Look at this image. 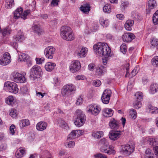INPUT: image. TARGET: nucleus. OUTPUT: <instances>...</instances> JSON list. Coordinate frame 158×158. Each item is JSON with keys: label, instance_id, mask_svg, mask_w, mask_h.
Masks as SVG:
<instances>
[{"label": "nucleus", "instance_id": "obj_10", "mask_svg": "<svg viewBox=\"0 0 158 158\" xmlns=\"http://www.w3.org/2000/svg\"><path fill=\"white\" fill-rule=\"evenodd\" d=\"M11 60L10 54L8 52H6L1 57L0 64L2 66L7 65L10 62Z\"/></svg>", "mask_w": 158, "mask_h": 158}, {"label": "nucleus", "instance_id": "obj_58", "mask_svg": "<svg viewBox=\"0 0 158 158\" xmlns=\"http://www.w3.org/2000/svg\"><path fill=\"white\" fill-rule=\"evenodd\" d=\"M131 16L134 19H139V15L137 12L133 11L131 13Z\"/></svg>", "mask_w": 158, "mask_h": 158}, {"label": "nucleus", "instance_id": "obj_56", "mask_svg": "<svg viewBox=\"0 0 158 158\" xmlns=\"http://www.w3.org/2000/svg\"><path fill=\"white\" fill-rule=\"evenodd\" d=\"M35 60L37 64H41L44 61V58L43 57L36 58Z\"/></svg>", "mask_w": 158, "mask_h": 158}, {"label": "nucleus", "instance_id": "obj_24", "mask_svg": "<svg viewBox=\"0 0 158 158\" xmlns=\"http://www.w3.org/2000/svg\"><path fill=\"white\" fill-rule=\"evenodd\" d=\"M114 113L113 110L111 109L105 108L102 110V114L105 117H110Z\"/></svg>", "mask_w": 158, "mask_h": 158}, {"label": "nucleus", "instance_id": "obj_64", "mask_svg": "<svg viewBox=\"0 0 158 158\" xmlns=\"http://www.w3.org/2000/svg\"><path fill=\"white\" fill-rule=\"evenodd\" d=\"M153 149L156 157L158 158V146H157L155 147Z\"/></svg>", "mask_w": 158, "mask_h": 158}, {"label": "nucleus", "instance_id": "obj_23", "mask_svg": "<svg viewBox=\"0 0 158 158\" xmlns=\"http://www.w3.org/2000/svg\"><path fill=\"white\" fill-rule=\"evenodd\" d=\"M72 30L71 28L68 26H64L62 27L61 29V35L62 38L63 37H64L72 31Z\"/></svg>", "mask_w": 158, "mask_h": 158}, {"label": "nucleus", "instance_id": "obj_7", "mask_svg": "<svg viewBox=\"0 0 158 158\" xmlns=\"http://www.w3.org/2000/svg\"><path fill=\"white\" fill-rule=\"evenodd\" d=\"M23 9L22 8H19L17 9L14 12V16L15 19H18L20 17L24 20L27 19V16L30 12V10H25L23 13Z\"/></svg>", "mask_w": 158, "mask_h": 158}, {"label": "nucleus", "instance_id": "obj_33", "mask_svg": "<svg viewBox=\"0 0 158 158\" xmlns=\"http://www.w3.org/2000/svg\"><path fill=\"white\" fill-rule=\"evenodd\" d=\"M30 122L27 119H23L20 121L19 125L21 127H24L29 125Z\"/></svg>", "mask_w": 158, "mask_h": 158}, {"label": "nucleus", "instance_id": "obj_19", "mask_svg": "<svg viewBox=\"0 0 158 158\" xmlns=\"http://www.w3.org/2000/svg\"><path fill=\"white\" fill-rule=\"evenodd\" d=\"M95 71L98 76H102L106 72V67L103 65H99L96 67Z\"/></svg>", "mask_w": 158, "mask_h": 158}, {"label": "nucleus", "instance_id": "obj_43", "mask_svg": "<svg viewBox=\"0 0 158 158\" xmlns=\"http://www.w3.org/2000/svg\"><path fill=\"white\" fill-rule=\"evenodd\" d=\"M10 30L9 27H6L5 28L2 30V33L3 36L8 35L10 34Z\"/></svg>", "mask_w": 158, "mask_h": 158}, {"label": "nucleus", "instance_id": "obj_39", "mask_svg": "<svg viewBox=\"0 0 158 158\" xmlns=\"http://www.w3.org/2000/svg\"><path fill=\"white\" fill-rule=\"evenodd\" d=\"M33 30L37 34H39L41 31V27L40 25L35 24L32 27Z\"/></svg>", "mask_w": 158, "mask_h": 158}, {"label": "nucleus", "instance_id": "obj_41", "mask_svg": "<svg viewBox=\"0 0 158 158\" xmlns=\"http://www.w3.org/2000/svg\"><path fill=\"white\" fill-rule=\"evenodd\" d=\"M100 23L101 25L103 27H106L109 24V21L108 20H104L101 19L100 20Z\"/></svg>", "mask_w": 158, "mask_h": 158}, {"label": "nucleus", "instance_id": "obj_9", "mask_svg": "<svg viewBox=\"0 0 158 158\" xmlns=\"http://www.w3.org/2000/svg\"><path fill=\"white\" fill-rule=\"evenodd\" d=\"M55 48L52 46H49L46 47L44 50V54L46 58L52 59L53 58L55 53Z\"/></svg>", "mask_w": 158, "mask_h": 158}, {"label": "nucleus", "instance_id": "obj_6", "mask_svg": "<svg viewBox=\"0 0 158 158\" xmlns=\"http://www.w3.org/2000/svg\"><path fill=\"white\" fill-rule=\"evenodd\" d=\"M121 152L125 155L128 156L131 154L134 151L135 147L134 144L131 143L130 144L123 145L121 146Z\"/></svg>", "mask_w": 158, "mask_h": 158}, {"label": "nucleus", "instance_id": "obj_15", "mask_svg": "<svg viewBox=\"0 0 158 158\" xmlns=\"http://www.w3.org/2000/svg\"><path fill=\"white\" fill-rule=\"evenodd\" d=\"M100 151L102 152L106 153L107 154H114L115 153V151L112 147L110 145L102 146L100 148Z\"/></svg>", "mask_w": 158, "mask_h": 158}, {"label": "nucleus", "instance_id": "obj_16", "mask_svg": "<svg viewBox=\"0 0 158 158\" xmlns=\"http://www.w3.org/2000/svg\"><path fill=\"white\" fill-rule=\"evenodd\" d=\"M18 60L21 62H26L29 66H30L31 65L30 58L27 54L25 53H21L19 54Z\"/></svg>", "mask_w": 158, "mask_h": 158}, {"label": "nucleus", "instance_id": "obj_61", "mask_svg": "<svg viewBox=\"0 0 158 158\" xmlns=\"http://www.w3.org/2000/svg\"><path fill=\"white\" fill-rule=\"evenodd\" d=\"M101 84V81L98 80H97L93 82V85L96 87H99Z\"/></svg>", "mask_w": 158, "mask_h": 158}, {"label": "nucleus", "instance_id": "obj_34", "mask_svg": "<svg viewBox=\"0 0 158 158\" xmlns=\"http://www.w3.org/2000/svg\"><path fill=\"white\" fill-rule=\"evenodd\" d=\"M148 6L150 9H152L156 6V2L155 0H149L148 1Z\"/></svg>", "mask_w": 158, "mask_h": 158}, {"label": "nucleus", "instance_id": "obj_13", "mask_svg": "<svg viewBox=\"0 0 158 158\" xmlns=\"http://www.w3.org/2000/svg\"><path fill=\"white\" fill-rule=\"evenodd\" d=\"M101 110L100 106L95 104H91L89 106V109L88 111L94 115H97Z\"/></svg>", "mask_w": 158, "mask_h": 158}, {"label": "nucleus", "instance_id": "obj_48", "mask_svg": "<svg viewBox=\"0 0 158 158\" xmlns=\"http://www.w3.org/2000/svg\"><path fill=\"white\" fill-rule=\"evenodd\" d=\"M152 64L154 66H158V56H156L151 60Z\"/></svg>", "mask_w": 158, "mask_h": 158}, {"label": "nucleus", "instance_id": "obj_8", "mask_svg": "<svg viewBox=\"0 0 158 158\" xmlns=\"http://www.w3.org/2000/svg\"><path fill=\"white\" fill-rule=\"evenodd\" d=\"M4 87H7L9 92L15 94L17 93L19 91L17 85L14 82L9 81L5 82L4 84Z\"/></svg>", "mask_w": 158, "mask_h": 158}, {"label": "nucleus", "instance_id": "obj_4", "mask_svg": "<svg viewBox=\"0 0 158 158\" xmlns=\"http://www.w3.org/2000/svg\"><path fill=\"white\" fill-rule=\"evenodd\" d=\"M30 70V78L32 80L36 79L37 77L40 76L42 73L40 67L37 65L34 66Z\"/></svg>", "mask_w": 158, "mask_h": 158}, {"label": "nucleus", "instance_id": "obj_44", "mask_svg": "<svg viewBox=\"0 0 158 158\" xmlns=\"http://www.w3.org/2000/svg\"><path fill=\"white\" fill-rule=\"evenodd\" d=\"M9 114L13 118H15L17 115L16 110L13 109L10 110Z\"/></svg>", "mask_w": 158, "mask_h": 158}, {"label": "nucleus", "instance_id": "obj_26", "mask_svg": "<svg viewBox=\"0 0 158 158\" xmlns=\"http://www.w3.org/2000/svg\"><path fill=\"white\" fill-rule=\"evenodd\" d=\"M134 21L132 20H128L126 22L124 27L126 29L127 31H131V27L134 24Z\"/></svg>", "mask_w": 158, "mask_h": 158}, {"label": "nucleus", "instance_id": "obj_50", "mask_svg": "<svg viewBox=\"0 0 158 158\" xmlns=\"http://www.w3.org/2000/svg\"><path fill=\"white\" fill-rule=\"evenodd\" d=\"M121 51L123 54H125L127 52V47L125 44H123L120 47Z\"/></svg>", "mask_w": 158, "mask_h": 158}, {"label": "nucleus", "instance_id": "obj_40", "mask_svg": "<svg viewBox=\"0 0 158 158\" xmlns=\"http://www.w3.org/2000/svg\"><path fill=\"white\" fill-rule=\"evenodd\" d=\"M14 97L12 96H8L6 100V103L9 105H11L14 103Z\"/></svg>", "mask_w": 158, "mask_h": 158}, {"label": "nucleus", "instance_id": "obj_54", "mask_svg": "<svg viewBox=\"0 0 158 158\" xmlns=\"http://www.w3.org/2000/svg\"><path fill=\"white\" fill-rule=\"evenodd\" d=\"M75 145V143L73 141H69L66 143V147L69 148H73Z\"/></svg>", "mask_w": 158, "mask_h": 158}, {"label": "nucleus", "instance_id": "obj_20", "mask_svg": "<svg viewBox=\"0 0 158 158\" xmlns=\"http://www.w3.org/2000/svg\"><path fill=\"white\" fill-rule=\"evenodd\" d=\"M13 38L17 42H22L25 39L23 33L21 31H19L17 34L15 35Z\"/></svg>", "mask_w": 158, "mask_h": 158}, {"label": "nucleus", "instance_id": "obj_46", "mask_svg": "<svg viewBox=\"0 0 158 158\" xmlns=\"http://www.w3.org/2000/svg\"><path fill=\"white\" fill-rule=\"evenodd\" d=\"M148 141L149 143L152 146L156 145L158 143L156 139L152 138H149L148 139Z\"/></svg>", "mask_w": 158, "mask_h": 158}, {"label": "nucleus", "instance_id": "obj_45", "mask_svg": "<svg viewBox=\"0 0 158 158\" xmlns=\"http://www.w3.org/2000/svg\"><path fill=\"white\" fill-rule=\"evenodd\" d=\"M130 114L131 117L133 119H135L137 116V113L135 110L133 109H131L130 111Z\"/></svg>", "mask_w": 158, "mask_h": 158}, {"label": "nucleus", "instance_id": "obj_38", "mask_svg": "<svg viewBox=\"0 0 158 158\" xmlns=\"http://www.w3.org/2000/svg\"><path fill=\"white\" fill-rule=\"evenodd\" d=\"M148 110L149 112L151 114H156L158 113V109L155 107L149 106Z\"/></svg>", "mask_w": 158, "mask_h": 158}, {"label": "nucleus", "instance_id": "obj_12", "mask_svg": "<svg viewBox=\"0 0 158 158\" xmlns=\"http://www.w3.org/2000/svg\"><path fill=\"white\" fill-rule=\"evenodd\" d=\"M81 68V64L79 61L75 60L71 62L69 67L70 71L72 73L78 71Z\"/></svg>", "mask_w": 158, "mask_h": 158}, {"label": "nucleus", "instance_id": "obj_60", "mask_svg": "<svg viewBox=\"0 0 158 158\" xmlns=\"http://www.w3.org/2000/svg\"><path fill=\"white\" fill-rule=\"evenodd\" d=\"M7 146L5 143L1 144L0 145V151H2L7 149Z\"/></svg>", "mask_w": 158, "mask_h": 158}, {"label": "nucleus", "instance_id": "obj_27", "mask_svg": "<svg viewBox=\"0 0 158 158\" xmlns=\"http://www.w3.org/2000/svg\"><path fill=\"white\" fill-rule=\"evenodd\" d=\"M26 152L25 148H20L15 153L16 157L17 158L22 157Z\"/></svg>", "mask_w": 158, "mask_h": 158}, {"label": "nucleus", "instance_id": "obj_35", "mask_svg": "<svg viewBox=\"0 0 158 158\" xmlns=\"http://www.w3.org/2000/svg\"><path fill=\"white\" fill-rule=\"evenodd\" d=\"M92 135L94 137L98 139L103 136V133L102 131L94 132L92 133Z\"/></svg>", "mask_w": 158, "mask_h": 158}, {"label": "nucleus", "instance_id": "obj_59", "mask_svg": "<svg viewBox=\"0 0 158 158\" xmlns=\"http://www.w3.org/2000/svg\"><path fill=\"white\" fill-rule=\"evenodd\" d=\"M15 126L12 124L11 125V126L10 127V133L12 135H14L15 133V131L14 130L15 129Z\"/></svg>", "mask_w": 158, "mask_h": 158}, {"label": "nucleus", "instance_id": "obj_51", "mask_svg": "<svg viewBox=\"0 0 158 158\" xmlns=\"http://www.w3.org/2000/svg\"><path fill=\"white\" fill-rule=\"evenodd\" d=\"M58 123L60 127H65L66 125V124L65 121L60 118L58 119Z\"/></svg>", "mask_w": 158, "mask_h": 158}, {"label": "nucleus", "instance_id": "obj_62", "mask_svg": "<svg viewBox=\"0 0 158 158\" xmlns=\"http://www.w3.org/2000/svg\"><path fill=\"white\" fill-rule=\"evenodd\" d=\"M53 83L55 86H57L59 85L60 82L57 77H54L53 78Z\"/></svg>", "mask_w": 158, "mask_h": 158}, {"label": "nucleus", "instance_id": "obj_47", "mask_svg": "<svg viewBox=\"0 0 158 158\" xmlns=\"http://www.w3.org/2000/svg\"><path fill=\"white\" fill-rule=\"evenodd\" d=\"M57 24V21L56 19H54L50 22V26L53 29L56 28Z\"/></svg>", "mask_w": 158, "mask_h": 158}, {"label": "nucleus", "instance_id": "obj_63", "mask_svg": "<svg viewBox=\"0 0 158 158\" xmlns=\"http://www.w3.org/2000/svg\"><path fill=\"white\" fill-rule=\"evenodd\" d=\"M82 98L80 96L78 98L76 102V104L77 105H79L81 104L82 103Z\"/></svg>", "mask_w": 158, "mask_h": 158}, {"label": "nucleus", "instance_id": "obj_53", "mask_svg": "<svg viewBox=\"0 0 158 158\" xmlns=\"http://www.w3.org/2000/svg\"><path fill=\"white\" fill-rule=\"evenodd\" d=\"M60 2L59 0H52L50 6L51 7H55L58 5V3Z\"/></svg>", "mask_w": 158, "mask_h": 158}, {"label": "nucleus", "instance_id": "obj_42", "mask_svg": "<svg viewBox=\"0 0 158 158\" xmlns=\"http://www.w3.org/2000/svg\"><path fill=\"white\" fill-rule=\"evenodd\" d=\"M141 102L136 100L133 103L134 107L136 109H139L141 106Z\"/></svg>", "mask_w": 158, "mask_h": 158}, {"label": "nucleus", "instance_id": "obj_11", "mask_svg": "<svg viewBox=\"0 0 158 158\" xmlns=\"http://www.w3.org/2000/svg\"><path fill=\"white\" fill-rule=\"evenodd\" d=\"M111 94V91L109 89L104 90L101 97V100L103 103L107 104L109 103Z\"/></svg>", "mask_w": 158, "mask_h": 158}, {"label": "nucleus", "instance_id": "obj_2", "mask_svg": "<svg viewBox=\"0 0 158 158\" xmlns=\"http://www.w3.org/2000/svg\"><path fill=\"white\" fill-rule=\"evenodd\" d=\"M75 125L78 127L82 126L86 121V116L82 111L79 109L77 110L75 113Z\"/></svg>", "mask_w": 158, "mask_h": 158}, {"label": "nucleus", "instance_id": "obj_3", "mask_svg": "<svg viewBox=\"0 0 158 158\" xmlns=\"http://www.w3.org/2000/svg\"><path fill=\"white\" fill-rule=\"evenodd\" d=\"M76 88L72 84L64 85L62 89V94L65 97H68L73 94L76 91Z\"/></svg>", "mask_w": 158, "mask_h": 158}, {"label": "nucleus", "instance_id": "obj_57", "mask_svg": "<svg viewBox=\"0 0 158 158\" xmlns=\"http://www.w3.org/2000/svg\"><path fill=\"white\" fill-rule=\"evenodd\" d=\"M151 44L152 46L155 47L158 45V40L153 38L151 41Z\"/></svg>", "mask_w": 158, "mask_h": 158}, {"label": "nucleus", "instance_id": "obj_49", "mask_svg": "<svg viewBox=\"0 0 158 158\" xmlns=\"http://www.w3.org/2000/svg\"><path fill=\"white\" fill-rule=\"evenodd\" d=\"M111 10L110 6V5L107 4L103 8V10L105 13H109Z\"/></svg>", "mask_w": 158, "mask_h": 158}, {"label": "nucleus", "instance_id": "obj_17", "mask_svg": "<svg viewBox=\"0 0 158 158\" xmlns=\"http://www.w3.org/2000/svg\"><path fill=\"white\" fill-rule=\"evenodd\" d=\"M121 131H111L109 133L110 139L112 140H115L119 138L121 135Z\"/></svg>", "mask_w": 158, "mask_h": 158}, {"label": "nucleus", "instance_id": "obj_37", "mask_svg": "<svg viewBox=\"0 0 158 158\" xmlns=\"http://www.w3.org/2000/svg\"><path fill=\"white\" fill-rule=\"evenodd\" d=\"M152 21L155 25L158 24V10L156 11L153 15Z\"/></svg>", "mask_w": 158, "mask_h": 158}, {"label": "nucleus", "instance_id": "obj_36", "mask_svg": "<svg viewBox=\"0 0 158 158\" xmlns=\"http://www.w3.org/2000/svg\"><path fill=\"white\" fill-rule=\"evenodd\" d=\"M135 97L136 100L141 101L143 100V94L141 92H139L136 93Z\"/></svg>", "mask_w": 158, "mask_h": 158}, {"label": "nucleus", "instance_id": "obj_1", "mask_svg": "<svg viewBox=\"0 0 158 158\" xmlns=\"http://www.w3.org/2000/svg\"><path fill=\"white\" fill-rule=\"evenodd\" d=\"M93 49L96 53L100 56H111V50L110 47L106 43H98L94 44L93 46Z\"/></svg>", "mask_w": 158, "mask_h": 158}, {"label": "nucleus", "instance_id": "obj_32", "mask_svg": "<svg viewBox=\"0 0 158 158\" xmlns=\"http://www.w3.org/2000/svg\"><path fill=\"white\" fill-rule=\"evenodd\" d=\"M14 6V0H6L5 7L6 8L9 9H10Z\"/></svg>", "mask_w": 158, "mask_h": 158}, {"label": "nucleus", "instance_id": "obj_29", "mask_svg": "<svg viewBox=\"0 0 158 158\" xmlns=\"http://www.w3.org/2000/svg\"><path fill=\"white\" fill-rule=\"evenodd\" d=\"M158 89V85L156 83L152 84L150 86L149 92L150 94H153L157 91Z\"/></svg>", "mask_w": 158, "mask_h": 158}, {"label": "nucleus", "instance_id": "obj_52", "mask_svg": "<svg viewBox=\"0 0 158 158\" xmlns=\"http://www.w3.org/2000/svg\"><path fill=\"white\" fill-rule=\"evenodd\" d=\"M99 144L102 146L109 145L108 142L105 138H103L101 139L99 141Z\"/></svg>", "mask_w": 158, "mask_h": 158}, {"label": "nucleus", "instance_id": "obj_30", "mask_svg": "<svg viewBox=\"0 0 158 158\" xmlns=\"http://www.w3.org/2000/svg\"><path fill=\"white\" fill-rule=\"evenodd\" d=\"M75 37L72 31L69 32L68 35L63 37V39L68 41H71L74 39Z\"/></svg>", "mask_w": 158, "mask_h": 158}, {"label": "nucleus", "instance_id": "obj_5", "mask_svg": "<svg viewBox=\"0 0 158 158\" xmlns=\"http://www.w3.org/2000/svg\"><path fill=\"white\" fill-rule=\"evenodd\" d=\"M11 78L13 81L17 83H23L26 81L24 74L18 72L13 73L11 75Z\"/></svg>", "mask_w": 158, "mask_h": 158}, {"label": "nucleus", "instance_id": "obj_55", "mask_svg": "<svg viewBox=\"0 0 158 158\" xmlns=\"http://www.w3.org/2000/svg\"><path fill=\"white\" fill-rule=\"evenodd\" d=\"M94 156L95 158H107L106 156L104 154L98 153L94 155Z\"/></svg>", "mask_w": 158, "mask_h": 158}, {"label": "nucleus", "instance_id": "obj_18", "mask_svg": "<svg viewBox=\"0 0 158 158\" xmlns=\"http://www.w3.org/2000/svg\"><path fill=\"white\" fill-rule=\"evenodd\" d=\"M135 35L130 33H125L122 36L123 40L126 42H129L135 38Z\"/></svg>", "mask_w": 158, "mask_h": 158}, {"label": "nucleus", "instance_id": "obj_21", "mask_svg": "<svg viewBox=\"0 0 158 158\" xmlns=\"http://www.w3.org/2000/svg\"><path fill=\"white\" fill-rule=\"evenodd\" d=\"M109 125L112 129H117L119 127L118 122L114 118L111 119L109 123Z\"/></svg>", "mask_w": 158, "mask_h": 158}, {"label": "nucleus", "instance_id": "obj_22", "mask_svg": "<svg viewBox=\"0 0 158 158\" xmlns=\"http://www.w3.org/2000/svg\"><path fill=\"white\" fill-rule=\"evenodd\" d=\"M48 124L45 122L40 121L36 125V128L37 130L43 131L46 129Z\"/></svg>", "mask_w": 158, "mask_h": 158}, {"label": "nucleus", "instance_id": "obj_25", "mask_svg": "<svg viewBox=\"0 0 158 158\" xmlns=\"http://www.w3.org/2000/svg\"><path fill=\"white\" fill-rule=\"evenodd\" d=\"M80 10L85 14H88L90 10L89 4L88 3L83 4L80 8Z\"/></svg>", "mask_w": 158, "mask_h": 158}, {"label": "nucleus", "instance_id": "obj_14", "mask_svg": "<svg viewBox=\"0 0 158 158\" xmlns=\"http://www.w3.org/2000/svg\"><path fill=\"white\" fill-rule=\"evenodd\" d=\"M83 132V131L80 130L72 131L68 135L67 140L70 141L74 139L81 135Z\"/></svg>", "mask_w": 158, "mask_h": 158}, {"label": "nucleus", "instance_id": "obj_28", "mask_svg": "<svg viewBox=\"0 0 158 158\" xmlns=\"http://www.w3.org/2000/svg\"><path fill=\"white\" fill-rule=\"evenodd\" d=\"M56 66L55 63L48 62L46 64L45 68L47 71L50 72L54 69Z\"/></svg>", "mask_w": 158, "mask_h": 158}, {"label": "nucleus", "instance_id": "obj_31", "mask_svg": "<svg viewBox=\"0 0 158 158\" xmlns=\"http://www.w3.org/2000/svg\"><path fill=\"white\" fill-rule=\"evenodd\" d=\"M87 51L86 48H82L80 52L78 53L77 56L79 57H84L85 56Z\"/></svg>", "mask_w": 158, "mask_h": 158}]
</instances>
